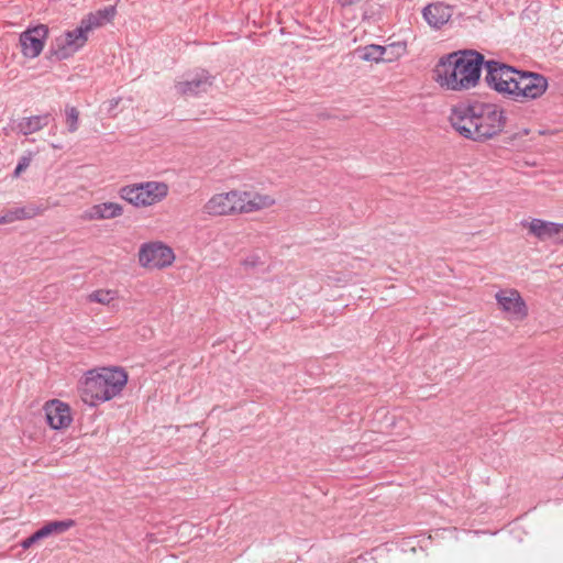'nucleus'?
I'll use <instances>...</instances> for the list:
<instances>
[{
	"label": "nucleus",
	"instance_id": "f257e3e1",
	"mask_svg": "<svg viewBox=\"0 0 563 563\" xmlns=\"http://www.w3.org/2000/svg\"><path fill=\"white\" fill-rule=\"evenodd\" d=\"M454 130L465 139L485 142L499 135L506 126L505 110L490 102H460L449 117Z\"/></svg>",
	"mask_w": 563,
	"mask_h": 563
},
{
	"label": "nucleus",
	"instance_id": "f03ea898",
	"mask_svg": "<svg viewBox=\"0 0 563 563\" xmlns=\"http://www.w3.org/2000/svg\"><path fill=\"white\" fill-rule=\"evenodd\" d=\"M484 62V56L476 51L451 53L439 60L434 80L448 90H468L478 84Z\"/></svg>",
	"mask_w": 563,
	"mask_h": 563
},
{
	"label": "nucleus",
	"instance_id": "7ed1b4c3",
	"mask_svg": "<svg viewBox=\"0 0 563 563\" xmlns=\"http://www.w3.org/2000/svg\"><path fill=\"white\" fill-rule=\"evenodd\" d=\"M117 14L115 5L86 14L75 26L63 31L51 45V55L57 60H67L82 51L90 35L98 29L110 23Z\"/></svg>",
	"mask_w": 563,
	"mask_h": 563
},
{
	"label": "nucleus",
	"instance_id": "20e7f679",
	"mask_svg": "<svg viewBox=\"0 0 563 563\" xmlns=\"http://www.w3.org/2000/svg\"><path fill=\"white\" fill-rule=\"evenodd\" d=\"M128 379L126 371L120 366L89 369L81 382V398L90 407L107 402L122 394Z\"/></svg>",
	"mask_w": 563,
	"mask_h": 563
},
{
	"label": "nucleus",
	"instance_id": "39448f33",
	"mask_svg": "<svg viewBox=\"0 0 563 563\" xmlns=\"http://www.w3.org/2000/svg\"><path fill=\"white\" fill-rule=\"evenodd\" d=\"M275 203L269 195L233 189L213 194L202 206V212L209 217H229L256 212Z\"/></svg>",
	"mask_w": 563,
	"mask_h": 563
},
{
	"label": "nucleus",
	"instance_id": "423d86ee",
	"mask_svg": "<svg viewBox=\"0 0 563 563\" xmlns=\"http://www.w3.org/2000/svg\"><path fill=\"white\" fill-rule=\"evenodd\" d=\"M169 187L165 181L148 180L125 185L119 189V197L134 208H147L166 199Z\"/></svg>",
	"mask_w": 563,
	"mask_h": 563
},
{
	"label": "nucleus",
	"instance_id": "0eeeda50",
	"mask_svg": "<svg viewBox=\"0 0 563 563\" xmlns=\"http://www.w3.org/2000/svg\"><path fill=\"white\" fill-rule=\"evenodd\" d=\"M139 264L145 269H164L172 266L176 255L170 246L155 241L143 243L137 253Z\"/></svg>",
	"mask_w": 563,
	"mask_h": 563
},
{
	"label": "nucleus",
	"instance_id": "6e6552de",
	"mask_svg": "<svg viewBox=\"0 0 563 563\" xmlns=\"http://www.w3.org/2000/svg\"><path fill=\"white\" fill-rule=\"evenodd\" d=\"M487 85L495 91L511 99L519 70L496 60L484 62Z\"/></svg>",
	"mask_w": 563,
	"mask_h": 563
},
{
	"label": "nucleus",
	"instance_id": "1a4fd4ad",
	"mask_svg": "<svg viewBox=\"0 0 563 563\" xmlns=\"http://www.w3.org/2000/svg\"><path fill=\"white\" fill-rule=\"evenodd\" d=\"M516 78V88L512 90L511 96V100L514 101L525 102L536 100L543 96L548 89V80L540 74L519 71Z\"/></svg>",
	"mask_w": 563,
	"mask_h": 563
},
{
	"label": "nucleus",
	"instance_id": "9d476101",
	"mask_svg": "<svg viewBox=\"0 0 563 563\" xmlns=\"http://www.w3.org/2000/svg\"><path fill=\"white\" fill-rule=\"evenodd\" d=\"M499 310L508 321H523L529 313L527 302L515 288L499 289L495 294Z\"/></svg>",
	"mask_w": 563,
	"mask_h": 563
},
{
	"label": "nucleus",
	"instance_id": "9b49d317",
	"mask_svg": "<svg viewBox=\"0 0 563 563\" xmlns=\"http://www.w3.org/2000/svg\"><path fill=\"white\" fill-rule=\"evenodd\" d=\"M48 36V27L45 24H38L27 27L20 34L21 53L25 58L34 59L41 55Z\"/></svg>",
	"mask_w": 563,
	"mask_h": 563
},
{
	"label": "nucleus",
	"instance_id": "f8f14e48",
	"mask_svg": "<svg viewBox=\"0 0 563 563\" xmlns=\"http://www.w3.org/2000/svg\"><path fill=\"white\" fill-rule=\"evenodd\" d=\"M520 225L528 230L530 236L536 238L542 243H553L559 241L563 232V223L547 221L539 218L525 219Z\"/></svg>",
	"mask_w": 563,
	"mask_h": 563
},
{
	"label": "nucleus",
	"instance_id": "ddd939ff",
	"mask_svg": "<svg viewBox=\"0 0 563 563\" xmlns=\"http://www.w3.org/2000/svg\"><path fill=\"white\" fill-rule=\"evenodd\" d=\"M422 16L431 29L439 30L453 19L454 8L449 2H429Z\"/></svg>",
	"mask_w": 563,
	"mask_h": 563
},
{
	"label": "nucleus",
	"instance_id": "4468645a",
	"mask_svg": "<svg viewBox=\"0 0 563 563\" xmlns=\"http://www.w3.org/2000/svg\"><path fill=\"white\" fill-rule=\"evenodd\" d=\"M453 8L454 18L460 23L471 24L488 18L492 10L487 2H459Z\"/></svg>",
	"mask_w": 563,
	"mask_h": 563
},
{
	"label": "nucleus",
	"instance_id": "2eb2a0df",
	"mask_svg": "<svg viewBox=\"0 0 563 563\" xmlns=\"http://www.w3.org/2000/svg\"><path fill=\"white\" fill-rule=\"evenodd\" d=\"M213 84V77L206 70H200L184 81H178L175 89L178 93L187 97L198 96L207 92Z\"/></svg>",
	"mask_w": 563,
	"mask_h": 563
},
{
	"label": "nucleus",
	"instance_id": "dca6fc26",
	"mask_svg": "<svg viewBox=\"0 0 563 563\" xmlns=\"http://www.w3.org/2000/svg\"><path fill=\"white\" fill-rule=\"evenodd\" d=\"M44 410L46 421L54 430L65 429L71 423L70 408L60 400L54 399L46 402Z\"/></svg>",
	"mask_w": 563,
	"mask_h": 563
},
{
	"label": "nucleus",
	"instance_id": "f3484780",
	"mask_svg": "<svg viewBox=\"0 0 563 563\" xmlns=\"http://www.w3.org/2000/svg\"><path fill=\"white\" fill-rule=\"evenodd\" d=\"M123 211L122 205L107 201L92 205L86 209L81 214V219L85 221L111 220L121 217Z\"/></svg>",
	"mask_w": 563,
	"mask_h": 563
},
{
	"label": "nucleus",
	"instance_id": "a211bd4d",
	"mask_svg": "<svg viewBox=\"0 0 563 563\" xmlns=\"http://www.w3.org/2000/svg\"><path fill=\"white\" fill-rule=\"evenodd\" d=\"M406 44L402 42L393 43L388 46H382V45H366L363 47H360L357 49V55L361 59L366 62H384V60H391V58H385V54L388 49H395L397 52V57L404 55L406 53Z\"/></svg>",
	"mask_w": 563,
	"mask_h": 563
},
{
	"label": "nucleus",
	"instance_id": "6ab92c4d",
	"mask_svg": "<svg viewBox=\"0 0 563 563\" xmlns=\"http://www.w3.org/2000/svg\"><path fill=\"white\" fill-rule=\"evenodd\" d=\"M49 114L24 117L18 120H10L11 130H16L22 135H30L41 131L48 125Z\"/></svg>",
	"mask_w": 563,
	"mask_h": 563
},
{
	"label": "nucleus",
	"instance_id": "aec40b11",
	"mask_svg": "<svg viewBox=\"0 0 563 563\" xmlns=\"http://www.w3.org/2000/svg\"><path fill=\"white\" fill-rule=\"evenodd\" d=\"M74 526L73 520H64V521H52L40 528L36 532V536L40 537V539H44L49 537L54 533H62L68 530L70 527Z\"/></svg>",
	"mask_w": 563,
	"mask_h": 563
},
{
	"label": "nucleus",
	"instance_id": "412c9836",
	"mask_svg": "<svg viewBox=\"0 0 563 563\" xmlns=\"http://www.w3.org/2000/svg\"><path fill=\"white\" fill-rule=\"evenodd\" d=\"M90 302H98L108 306L118 299V291L114 289H97L90 292L87 297Z\"/></svg>",
	"mask_w": 563,
	"mask_h": 563
},
{
	"label": "nucleus",
	"instance_id": "4be33fe9",
	"mask_svg": "<svg viewBox=\"0 0 563 563\" xmlns=\"http://www.w3.org/2000/svg\"><path fill=\"white\" fill-rule=\"evenodd\" d=\"M27 213L24 208H16L14 210H10L9 212L0 216V224L12 223L18 220H22L27 218Z\"/></svg>",
	"mask_w": 563,
	"mask_h": 563
},
{
	"label": "nucleus",
	"instance_id": "5701e85b",
	"mask_svg": "<svg viewBox=\"0 0 563 563\" xmlns=\"http://www.w3.org/2000/svg\"><path fill=\"white\" fill-rule=\"evenodd\" d=\"M68 131L74 133L78 130L79 112L75 107H67L65 110Z\"/></svg>",
	"mask_w": 563,
	"mask_h": 563
},
{
	"label": "nucleus",
	"instance_id": "b1692460",
	"mask_svg": "<svg viewBox=\"0 0 563 563\" xmlns=\"http://www.w3.org/2000/svg\"><path fill=\"white\" fill-rule=\"evenodd\" d=\"M260 263L261 258L256 254L249 255L242 261V265L246 268L256 267Z\"/></svg>",
	"mask_w": 563,
	"mask_h": 563
},
{
	"label": "nucleus",
	"instance_id": "393cba45",
	"mask_svg": "<svg viewBox=\"0 0 563 563\" xmlns=\"http://www.w3.org/2000/svg\"><path fill=\"white\" fill-rule=\"evenodd\" d=\"M30 164V159L26 158V157H23L16 165L15 169H14V177H19V175L27 168Z\"/></svg>",
	"mask_w": 563,
	"mask_h": 563
},
{
	"label": "nucleus",
	"instance_id": "a878e982",
	"mask_svg": "<svg viewBox=\"0 0 563 563\" xmlns=\"http://www.w3.org/2000/svg\"><path fill=\"white\" fill-rule=\"evenodd\" d=\"M40 540H41L40 537L36 536V532H34L32 536H30L29 538H26L25 540L22 541L21 547L23 549H29Z\"/></svg>",
	"mask_w": 563,
	"mask_h": 563
},
{
	"label": "nucleus",
	"instance_id": "bb28decb",
	"mask_svg": "<svg viewBox=\"0 0 563 563\" xmlns=\"http://www.w3.org/2000/svg\"><path fill=\"white\" fill-rule=\"evenodd\" d=\"M120 101H121L120 97L109 100L108 111L112 112L119 106Z\"/></svg>",
	"mask_w": 563,
	"mask_h": 563
},
{
	"label": "nucleus",
	"instance_id": "cd10ccee",
	"mask_svg": "<svg viewBox=\"0 0 563 563\" xmlns=\"http://www.w3.org/2000/svg\"><path fill=\"white\" fill-rule=\"evenodd\" d=\"M2 131L5 135H9L11 132H16V130H11L10 123L7 126H4Z\"/></svg>",
	"mask_w": 563,
	"mask_h": 563
}]
</instances>
